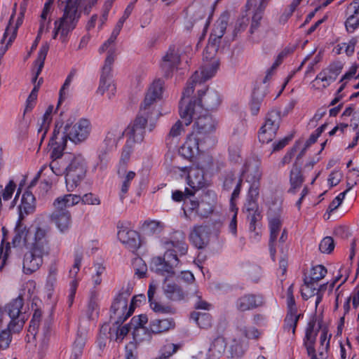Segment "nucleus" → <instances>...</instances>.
Returning <instances> with one entry per match:
<instances>
[{"label":"nucleus","instance_id":"23","mask_svg":"<svg viewBox=\"0 0 359 359\" xmlns=\"http://www.w3.org/2000/svg\"><path fill=\"white\" fill-rule=\"evenodd\" d=\"M48 50H49V45L47 43L43 44L39 49L37 59L35 61V65L37 67V69L35 71L34 76L32 79V82L34 83H36L38 76H39V74H41V72L42 71ZM42 81H43V79H42V78H41L39 80L38 83L34 84V86L29 95H32V97L33 96L37 97V93H38V91L39 89V86H40L41 83H42Z\"/></svg>","mask_w":359,"mask_h":359},{"label":"nucleus","instance_id":"30","mask_svg":"<svg viewBox=\"0 0 359 359\" xmlns=\"http://www.w3.org/2000/svg\"><path fill=\"white\" fill-rule=\"evenodd\" d=\"M35 210V198L32 193L29 191H26L22 197L21 203L19 205V218L24 219V217L29 214H32Z\"/></svg>","mask_w":359,"mask_h":359},{"label":"nucleus","instance_id":"12","mask_svg":"<svg viewBox=\"0 0 359 359\" xmlns=\"http://www.w3.org/2000/svg\"><path fill=\"white\" fill-rule=\"evenodd\" d=\"M192 102V107L198 111H211L216 109L220 104L219 94L213 89L206 88L205 90L198 91L197 99L190 100Z\"/></svg>","mask_w":359,"mask_h":359},{"label":"nucleus","instance_id":"48","mask_svg":"<svg viewBox=\"0 0 359 359\" xmlns=\"http://www.w3.org/2000/svg\"><path fill=\"white\" fill-rule=\"evenodd\" d=\"M12 334H15L6 327V329L0 331V350H5L8 348L11 340Z\"/></svg>","mask_w":359,"mask_h":359},{"label":"nucleus","instance_id":"45","mask_svg":"<svg viewBox=\"0 0 359 359\" xmlns=\"http://www.w3.org/2000/svg\"><path fill=\"white\" fill-rule=\"evenodd\" d=\"M151 309L157 313L161 314H175V309L170 305L163 304L156 301L151 302L150 304Z\"/></svg>","mask_w":359,"mask_h":359},{"label":"nucleus","instance_id":"54","mask_svg":"<svg viewBox=\"0 0 359 359\" xmlns=\"http://www.w3.org/2000/svg\"><path fill=\"white\" fill-rule=\"evenodd\" d=\"M353 185L350 186L346 191L340 193L337 197L334 198L328 207L327 211L329 212H333L341 205L346 193L351 189Z\"/></svg>","mask_w":359,"mask_h":359},{"label":"nucleus","instance_id":"20","mask_svg":"<svg viewBox=\"0 0 359 359\" xmlns=\"http://www.w3.org/2000/svg\"><path fill=\"white\" fill-rule=\"evenodd\" d=\"M180 63V52L175 46H170L165 54L162 57L161 69L165 76H169L173 69Z\"/></svg>","mask_w":359,"mask_h":359},{"label":"nucleus","instance_id":"4","mask_svg":"<svg viewBox=\"0 0 359 359\" xmlns=\"http://www.w3.org/2000/svg\"><path fill=\"white\" fill-rule=\"evenodd\" d=\"M90 131L91 124L86 118H81L74 125L67 123L64 128L62 123L57 122L53 130V137L61 140L63 143L69 140L75 144H79L88 139Z\"/></svg>","mask_w":359,"mask_h":359},{"label":"nucleus","instance_id":"55","mask_svg":"<svg viewBox=\"0 0 359 359\" xmlns=\"http://www.w3.org/2000/svg\"><path fill=\"white\" fill-rule=\"evenodd\" d=\"M76 74V71L74 69L72 70L66 78L64 84L62 85L60 90V98L58 104L61 103L62 100H64L66 97L65 90L69 88L70 83Z\"/></svg>","mask_w":359,"mask_h":359},{"label":"nucleus","instance_id":"46","mask_svg":"<svg viewBox=\"0 0 359 359\" xmlns=\"http://www.w3.org/2000/svg\"><path fill=\"white\" fill-rule=\"evenodd\" d=\"M147 321L148 318L145 314L133 317L131 320V324L134 326V335L135 337L137 335V332H139L140 330L144 331L145 330L144 326L146 325Z\"/></svg>","mask_w":359,"mask_h":359},{"label":"nucleus","instance_id":"26","mask_svg":"<svg viewBox=\"0 0 359 359\" xmlns=\"http://www.w3.org/2000/svg\"><path fill=\"white\" fill-rule=\"evenodd\" d=\"M262 304V298L253 294H244L238 297L235 303L236 309L241 312L255 309Z\"/></svg>","mask_w":359,"mask_h":359},{"label":"nucleus","instance_id":"2","mask_svg":"<svg viewBox=\"0 0 359 359\" xmlns=\"http://www.w3.org/2000/svg\"><path fill=\"white\" fill-rule=\"evenodd\" d=\"M50 226L46 223H38L32 226L30 251H26L22 260L23 272L29 275L36 271L43 263V257L49 254Z\"/></svg>","mask_w":359,"mask_h":359},{"label":"nucleus","instance_id":"64","mask_svg":"<svg viewBox=\"0 0 359 359\" xmlns=\"http://www.w3.org/2000/svg\"><path fill=\"white\" fill-rule=\"evenodd\" d=\"M346 15L359 17V0H353L347 6Z\"/></svg>","mask_w":359,"mask_h":359},{"label":"nucleus","instance_id":"50","mask_svg":"<svg viewBox=\"0 0 359 359\" xmlns=\"http://www.w3.org/2000/svg\"><path fill=\"white\" fill-rule=\"evenodd\" d=\"M136 142L133 140H130L127 139L126 143L123 148L121 156V161L123 163H126L130 157V154H132L134 147Z\"/></svg>","mask_w":359,"mask_h":359},{"label":"nucleus","instance_id":"9","mask_svg":"<svg viewBox=\"0 0 359 359\" xmlns=\"http://www.w3.org/2000/svg\"><path fill=\"white\" fill-rule=\"evenodd\" d=\"M5 310L11 319L8 323V329L14 333H19L28 318V315L24 307L23 297L19 295L17 298L13 299L6 304Z\"/></svg>","mask_w":359,"mask_h":359},{"label":"nucleus","instance_id":"37","mask_svg":"<svg viewBox=\"0 0 359 359\" xmlns=\"http://www.w3.org/2000/svg\"><path fill=\"white\" fill-rule=\"evenodd\" d=\"M98 297L99 294L97 291L92 290L90 292L86 309V315L89 319H94L99 314Z\"/></svg>","mask_w":359,"mask_h":359},{"label":"nucleus","instance_id":"14","mask_svg":"<svg viewBox=\"0 0 359 359\" xmlns=\"http://www.w3.org/2000/svg\"><path fill=\"white\" fill-rule=\"evenodd\" d=\"M259 167L260 163L256 161H250L245 165L244 172L248 174V179L251 177L250 180H252V184L247 196L248 199H254L256 201L259 195V180L262 175Z\"/></svg>","mask_w":359,"mask_h":359},{"label":"nucleus","instance_id":"62","mask_svg":"<svg viewBox=\"0 0 359 359\" xmlns=\"http://www.w3.org/2000/svg\"><path fill=\"white\" fill-rule=\"evenodd\" d=\"M357 39L352 38L348 43H341L340 46V50L344 49L346 54L348 56L353 55L355 50V46L357 44Z\"/></svg>","mask_w":359,"mask_h":359},{"label":"nucleus","instance_id":"1","mask_svg":"<svg viewBox=\"0 0 359 359\" xmlns=\"http://www.w3.org/2000/svg\"><path fill=\"white\" fill-rule=\"evenodd\" d=\"M219 67L216 60L203 65L200 70L196 71L187 82V85L182 93V97L180 102V114L184 120L185 125L189 126L192 120H195L193 131L198 137L205 140L208 137L213 138L211 135L215 129V123L212 116L207 111H198L192 107V102L187 103L185 98L190 97L194 93V87L197 83L205 82L213 77Z\"/></svg>","mask_w":359,"mask_h":359},{"label":"nucleus","instance_id":"43","mask_svg":"<svg viewBox=\"0 0 359 359\" xmlns=\"http://www.w3.org/2000/svg\"><path fill=\"white\" fill-rule=\"evenodd\" d=\"M42 316L40 309H36L32 316V320L28 328V332L35 337L39 334V324Z\"/></svg>","mask_w":359,"mask_h":359},{"label":"nucleus","instance_id":"24","mask_svg":"<svg viewBox=\"0 0 359 359\" xmlns=\"http://www.w3.org/2000/svg\"><path fill=\"white\" fill-rule=\"evenodd\" d=\"M134 5L133 3L129 4L126 8L122 17L118 20L117 23L116 24L110 37L106 41L102 46L99 48V53H103L104 52L105 48L113 44L116 40L123 26L125 21L129 18L132 11L133 10Z\"/></svg>","mask_w":359,"mask_h":359},{"label":"nucleus","instance_id":"57","mask_svg":"<svg viewBox=\"0 0 359 359\" xmlns=\"http://www.w3.org/2000/svg\"><path fill=\"white\" fill-rule=\"evenodd\" d=\"M191 297H194L196 298L195 302H194V307L196 309H204V310H208L210 307V304H208L206 302L203 301L201 299V293L196 290H194V294L191 295H189Z\"/></svg>","mask_w":359,"mask_h":359},{"label":"nucleus","instance_id":"27","mask_svg":"<svg viewBox=\"0 0 359 359\" xmlns=\"http://www.w3.org/2000/svg\"><path fill=\"white\" fill-rule=\"evenodd\" d=\"M208 235L209 229L208 226H196L190 233L189 240L196 248L203 249L208 244Z\"/></svg>","mask_w":359,"mask_h":359},{"label":"nucleus","instance_id":"40","mask_svg":"<svg viewBox=\"0 0 359 359\" xmlns=\"http://www.w3.org/2000/svg\"><path fill=\"white\" fill-rule=\"evenodd\" d=\"M301 316V314L298 313H287L284 320V330L287 332L291 331L292 334L294 335L297 323Z\"/></svg>","mask_w":359,"mask_h":359},{"label":"nucleus","instance_id":"41","mask_svg":"<svg viewBox=\"0 0 359 359\" xmlns=\"http://www.w3.org/2000/svg\"><path fill=\"white\" fill-rule=\"evenodd\" d=\"M53 4V0H47V1L44 4V6H43L41 15L39 34L42 33L44 29L48 30L50 20H48L47 22H46V20L48 18V15L52 11Z\"/></svg>","mask_w":359,"mask_h":359},{"label":"nucleus","instance_id":"28","mask_svg":"<svg viewBox=\"0 0 359 359\" xmlns=\"http://www.w3.org/2000/svg\"><path fill=\"white\" fill-rule=\"evenodd\" d=\"M282 226V221L279 217H274L271 218L269 221V227L270 229V239H269V250L272 259L275 260L276 250L274 248L275 243L276 242L277 237L279 234Z\"/></svg>","mask_w":359,"mask_h":359},{"label":"nucleus","instance_id":"6","mask_svg":"<svg viewBox=\"0 0 359 359\" xmlns=\"http://www.w3.org/2000/svg\"><path fill=\"white\" fill-rule=\"evenodd\" d=\"M157 117L144 109H140L135 118L123 131L127 139L136 143L142 142L144 138L146 127L148 126L149 130L152 131L156 126Z\"/></svg>","mask_w":359,"mask_h":359},{"label":"nucleus","instance_id":"19","mask_svg":"<svg viewBox=\"0 0 359 359\" xmlns=\"http://www.w3.org/2000/svg\"><path fill=\"white\" fill-rule=\"evenodd\" d=\"M118 240L131 252H135L140 246L139 233L134 230L128 229L123 226H118Z\"/></svg>","mask_w":359,"mask_h":359},{"label":"nucleus","instance_id":"61","mask_svg":"<svg viewBox=\"0 0 359 359\" xmlns=\"http://www.w3.org/2000/svg\"><path fill=\"white\" fill-rule=\"evenodd\" d=\"M287 240V232L285 229H284L278 239V241L275 243L274 248H276V245H278V247L282 254H285L287 250V244L286 241Z\"/></svg>","mask_w":359,"mask_h":359},{"label":"nucleus","instance_id":"56","mask_svg":"<svg viewBox=\"0 0 359 359\" xmlns=\"http://www.w3.org/2000/svg\"><path fill=\"white\" fill-rule=\"evenodd\" d=\"M81 202L84 205H98L100 204V198L93 193H88L81 196Z\"/></svg>","mask_w":359,"mask_h":359},{"label":"nucleus","instance_id":"51","mask_svg":"<svg viewBox=\"0 0 359 359\" xmlns=\"http://www.w3.org/2000/svg\"><path fill=\"white\" fill-rule=\"evenodd\" d=\"M105 92H108L109 99H111L113 96H114L116 92V87L111 79V76H107L106 83L104 86V91L102 93L99 90V87L97 88V93L102 95Z\"/></svg>","mask_w":359,"mask_h":359},{"label":"nucleus","instance_id":"47","mask_svg":"<svg viewBox=\"0 0 359 359\" xmlns=\"http://www.w3.org/2000/svg\"><path fill=\"white\" fill-rule=\"evenodd\" d=\"M66 164L63 159H52L49 168L56 176H62L65 174Z\"/></svg>","mask_w":359,"mask_h":359},{"label":"nucleus","instance_id":"13","mask_svg":"<svg viewBox=\"0 0 359 359\" xmlns=\"http://www.w3.org/2000/svg\"><path fill=\"white\" fill-rule=\"evenodd\" d=\"M163 88V81L162 80L154 81L149 88L140 109H144L147 112L154 114L155 116H158V113L155 110V103L161 99Z\"/></svg>","mask_w":359,"mask_h":359},{"label":"nucleus","instance_id":"31","mask_svg":"<svg viewBox=\"0 0 359 359\" xmlns=\"http://www.w3.org/2000/svg\"><path fill=\"white\" fill-rule=\"evenodd\" d=\"M50 219L61 232L67 231L72 224L70 212H53Z\"/></svg>","mask_w":359,"mask_h":359},{"label":"nucleus","instance_id":"10","mask_svg":"<svg viewBox=\"0 0 359 359\" xmlns=\"http://www.w3.org/2000/svg\"><path fill=\"white\" fill-rule=\"evenodd\" d=\"M215 144L214 138L208 137L205 140L191 133L180 147V153L185 158L189 159L199 152H203L212 148Z\"/></svg>","mask_w":359,"mask_h":359},{"label":"nucleus","instance_id":"29","mask_svg":"<svg viewBox=\"0 0 359 359\" xmlns=\"http://www.w3.org/2000/svg\"><path fill=\"white\" fill-rule=\"evenodd\" d=\"M15 14V9L14 8L13 12L10 18L8 25H7V27L6 28L3 38L1 40V43H5L6 38L8 36H9V39L7 41L6 46L10 45L13 42V41L15 39V38L16 37L18 27L19 25H20V23H21L20 22V20H18L16 25L15 26H12V21L14 18ZM6 50H7V47H1L0 48V60H1Z\"/></svg>","mask_w":359,"mask_h":359},{"label":"nucleus","instance_id":"11","mask_svg":"<svg viewBox=\"0 0 359 359\" xmlns=\"http://www.w3.org/2000/svg\"><path fill=\"white\" fill-rule=\"evenodd\" d=\"M281 121L280 111L277 109H272L266 114L265 122L261 127L258 138L262 143L271 142L276 135Z\"/></svg>","mask_w":359,"mask_h":359},{"label":"nucleus","instance_id":"35","mask_svg":"<svg viewBox=\"0 0 359 359\" xmlns=\"http://www.w3.org/2000/svg\"><path fill=\"white\" fill-rule=\"evenodd\" d=\"M304 178L302 173L301 168L296 163L293 165L290 174V188L288 190L289 193L295 194L297 190L299 189L303 182Z\"/></svg>","mask_w":359,"mask_h":359},{"label":"nucleus","instance_id":"59","mask_svg":"<svg viewBox=\"0 0 359 359\" xmlns=\"http://www.w3.org/2000/svg\"><path fill=\"white\" fill-rule=\"evenodd\" d=\"M68 208L72 207L81 202V196L76 194H68L61 196Z\"/></svg>","mask_w":359,"mask_h":359},{"label":"nucleus","instance_id":"42","mask_svg":"<svg viewBox=\"0 0 359 359\" xmlns=\"http://www.w3.org/2000/svg\"><path fill=\"white\" fill-rule=\"evenodd\" d=\"M225 351L224 341L221 338L216 339L209 348V356H212V359L218 358Z\"/></svg>","mask_w":359,"mask_h":359},{"label":"nucleus","instance_id":"17","mask_svg":"<svg viewBox=\"0 0 359 359\" xmlns=\"http://www.w3.org/2000/svg\"><path fill=\"white\" fill-rule=\"evenodd\" d=\"M187 183L189 188H186V195L194 196L195 192L206 185L203 170L198 168H191L187 176Z\"/></svg>","mask_w":359,"mask_h":359},{"label":"nucleus","instance_id":"21","mask_svg":"<svg viewBox=\"0 0 359 359\" xmlns=\"http://www.w3.org/2000/svg\"><path fill=\"white\" fill-rule=\"evenodd\" d=\"M165 277V278L163 281L162 289L164 295L168 300L171 302H180L185 299L189 295H191L190 293H185L177 284L169 282L167 280L168 276Z\"/></svg>","mask_w":359,"mask_h":359},{"label":"nucleus","instance_id":"25","mask_svg":"<svg viewBox=\"0 0 359 359\" xmlns=\"http://www.w3.org/2000/svg\"><path fill=\"white\" fill-rule=\"evenodd\" d=\"M114 43L115 42L105 48L104 50V51L107 50V55L102 69L99 83V90L102 93L104 91V86L106 83L107 76H111V67L116 57V48L114 47Z\"/></svg>","mask_w":359,"mask_h":359},{"label":"nucleus","instance_id":"44","mask_svg":"<svg viewBox=\"0 0 359 359\" xmlns=\"http://www.w3.org/2000/svg\"><path fill=\"white\" fill-rule=\"evenodd\" d=\"M86 344V338L82 335H77L72 348V354L71 358L77 359L83 353V349Z\"/></svg>","mask_w":359,"mask_h":359},{"label":"nucleus","instance_id":"63","mask_svg":"<svg viewBox=\"0 0 359 359\" xmlns=\"http://www.w3.org/2000/svg\"><path fill=\"white\" fill-rule=\"evenodd\" d=\"M177 351V346L173 344H168L163 347V351L158 359H168Z\"/></svg>","mask_w":359,"mask_h":359},{"label":"nucleus","instance_id":"33","mask_svg":"<svg viewBox=\"0 0 359 359\" xmlns=\"http://www.w3.org/2000/svg\"><path fill=\"white\" fill-rule=\"evenodd\" d=\"M175 326V323L173 318H156L150 321L149 330L153 334H160L173 329Z\"/></svg>","mask_w":359,"mask_h":359},{"label":"nucleus","instance_id":"36","mask_svg":"<svg viewBox=\"0 0 359 359\" xmlns=\"http://www.w3.org/2000/svg\"><path fill=\"white\" fill-rule=\"evenodd\" d=\"M124 132L118 130V128L110 129L102 142V146L107 148V149H114L117 144L120 138L123 135Z\"/></svg>","mask_w":359,"mask_h":359},{"label":"nucleus","instance_id":"15","mask_svg":"<svg viewBox=\"0 0 359 359\" xmlns=\"http://www.w3.org/2000/svg\"><path fill=\"white\" fill-rule=\"evenodd\" d=\"M22 221V219H18L16 223L12 244L14 248L24 246L27 251H30L32 228H28Z\"/></svg>","mask_w":359,"mask_h":359},{"label":"nucleus","instance_id":"5","mask_svg":"<svg viewBox=\"0 0 359 359\" xmlns=\"http://www.w3.org/2000/svg\"><path fill=\"white\" fill-rule=\"evenodd\" d=\"M61 1L65 4L64 13L62 17L54 22L53 38L55 39L60 33V39L64 41L68 34L76 27L80 18L81 13L78 8L81 0H61Z\"/></svg>","mask_w":359,"mask_h":359},{"label":"nucleus","instance_id":"53","mask_svg":"<svg viewBox=\"0 0 359 359\" xmlns=\"http://www.w3.org/2000/svg\"><path fill=\"white\" fill-rule=\"evenodd\" d=\"M114 1V0H105L102 9V14L100 18V29H101L103 25L107 22L109 11L112 7Z\"/></svg>","mask_w":359,"mask_h":359},{"label":"nucleus","instance_id":"22","mask_svg":"<svg viewBox=\"0 0 359 359\" xmlns=\"http://www.w3.org/2000/svg\"><path fill=\"white\" fill-rule=\"evenodd\" d=\"M316 317L314 316L309 320L307 324L305 336L304 338V346L306 349L307 354L313 353L316 351L315 349V344L316 340V337L320 329L321 326L319 324L318 327L315 329L316 325Z\"/></svg>","mask_w":359,"mask_h":359},{"label":"nucleus","instance_id":"49","mask_svg":"<svg viewBox=\"0 0 359 359\" xmlns=\"http://www.w3.org/2000/svg\"><path fill=\"white\" fill-rule=\"evenodd\" d=\"M112 149H107L106 147L101 146L98 154V162L97 163V167L100 170L106 168L109 158V155Z\"/></svg>","mask_w":359,"mask_h":359},{"label":"nucleus","instance_id":"16","mask_svg":"<svg viewBox=\"0 0 359 359\" xmlns=\"http://www.w3.org/2000/svg\"><path fill=\"white\" fill-rule=\"evenodd\" d=\"M342 69L343 65L341 62H333L318 74L315 81L320 80L323 83V87L326 88L337 80Z\"/></svg>","mask_w":359,"mask_h":359},{"label":"nucleus","instance_id":"18","mask_svg":"<svg viewBox=\"0 0 359 359\" xmlns=\"http://www.w3.org/2000/svg\"><path fill=\"white\" fill-rule=\"evenodd\" d=\"M228 25V18L226 15L222 16L215 22L212 32L209 39V43L206 51L209 50L216 52L222 37L224 36Z\"/></svg>","mask_w":359,"mask_h":359},{"label":"nucleus","instance_id":"34","mask_svg":"<svg viewBox=\"0 0 359 359\" xmlns=\"http://www.w3.org/2000/svg\"><path fill=\"white\" fill-rule=\"evenodd\" d=\"M327 269L323 265H316L313 266L309 276H305L304 280L307 288H313V284L323 278L327 274Z\"/></svg>","mask_w":359,"mask_h":359},{"label":"nucleus","instance_id":"60","mask_svg":"<svg viewBox=\"0 0 359 359\" xmlns=\"http://www.w3.org/2000/svg\"><path fill=\"white\" fill-rule=\"evenodd\" d=\"M248 25V19L245 17H242L237 20L235 24L234 29H233V37H236L238 34L243 32Z\"/></svg>","mask_w":359,"mask_h":359},{"label":"nucleus","instance_id":"7","mask_svg":"<svg viewBox=\"0 0 359 359\" xmlns=\"http://www.w3.org/2000/svg\"><path fill=\"white\" fill-rule=\"evenodd\" d=\"M132 292V287L128 285L123 287L114 298L111 306L110 320L116 325L122 324L133 313L131 307L128 309V299Z\"/></svg>","mask_w":359,"mask_h":359},{"label":"nucleus","instance_id":"39","mask_svg":"<svg viewBox=\"0 0 359 359\" xmlns=\"http://www.w3.org/2000/svg\"><path fill=\"white\" fill-rule=\"evenodd\" d=\"M67 142H65L63 143L61 140L55 139L53 135H52L49 142V144L53 147L50 154L51 159H62L63 151L65 149Z\"/></svg>","mask_w":359,"mask_h":359},{"label":"nucleus","instance_id":"32","mask_svg":"<svg viewBox=\"0 0 359 359\" xmlns=\"http://www.w3.org/2000/svg\"><path fill=\"white\" fill-rule=\"evenodd\" d=\"M246 7L248 10H250L252 8H254L252 23L250 29V33L252 34L260 26V21L262 19L265 8H264L262 6H257V0H248Z\"/></svg>","mask_w":359,"mask_h":359},{"label":"nucleus","instance_id":"38","mask_svg":"<svg viewBox=\"0 0 359 359\" xmlns=\"http://www.w3.org/2000/svg\"><path fill=\"white\" fill-rule=\"evenodd\" d=\"M191 318L193 319L200 327L203 329H207L212 325V318L208 313L194 311L191 313Z\"/></svg>","mask_w":359,"mask_h":359},{"label":"nucleus","instance_id":"8","mask_svg":"<svg viewBox=\"0 0 359 359\" xmlns=\"http://www.w3.org/2000/svg\"><path fill=\"white\" fill-rule=\"evenodd\" d=\"M86 163L81 155L74 156L65 168V183L67 190L72 192L86 177Z\"/></svg>","mask_w":359,"mask_h":359},{"label":"nucleus","instance_id":"52","mask_svg":"<svg viewBox=\"0 0 359 359\" xmlns=\"http://www.w3.org/2000/svg\"><path fill=\"white\" fill-rule=\"evenodd\" d=\"M334 248V242L332 237L324 238L319 244V250L323 253H330Z\"/></svg>","mask_w":359,"mask_h":359},{"label":"nucleus","instance_id":"58","mask_svg":"<svg viewBox=\"0 0 359 359\" xmlns=\"http://www.w3.org/2000/svg\"><path fill=\"white\" fill-rule=\"evenodd\" d=\"M347 18L345 22V27L348 32H353L359 27V17L346 15Z\"/></svg>","mask_w":359,"mask_h":359},{"label":"nucleus","instance_id":"3","mask_svg":"<svg viewBox=\"0 0 359 359\" xmlns=\"http://www.w3.org/2000/svg\"><path fill=\"white\" fill-rule=\"evenodd\" d=\"M166 249L163 257H155L151 261L150 267L152 271L163 276H173L175 269L180 264V255H184L188 250V245L185 241V236L182 232H176L170 241L163 243Z\"/></svg>","mask_w":359,"mask_h":359}]
</instances>
